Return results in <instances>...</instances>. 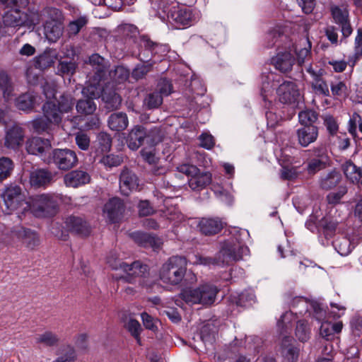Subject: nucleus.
Here are the masks:
<instances>
[{
	"label": "nucleus",
	"mask_w": 362,
	"mask_h": 362,
	"mask_svg": "<svg viewBox=\"0 0 362 362\" xmlns=\"http://www.w3.org/2000/svg\"><path fill=\"white\" fill-rule=\"evenodd\" d=\"M265 40L267 47H277L278 52L272 58V64L282 73L290 71L295 62L292 54L293 42L290 37L280 28H276L267 33Z\"/></svg>",
	"instance_id": "1"
},
{
	"label": "nucleus",
	"mask_w": 362,
	"mask_h": 362,
	"mask_svg": "<svg viewBox=\"0 0 362 362\" xmlns=\"http://www.w3.org/2000/svg\"><path fill=\"white\" fill-rule=\"evenodd\" d=\"M249 253V248L238 238H230L222 243L215 257H199V263L203 265L228 264L237 262Z\"/></svg>",
	"instance_id": "2"
},
{
	"label": "nucleus",
	"mask_w": 362,
	"mask_h": 362,
	"mask_svg": "<svg viewBox=\"0 0 362 362\" xmlns=\"http://www.w3.org/2000/svg\"><path fill=\"white\" fill-rule=\"evenodd\" d=\"M59 197L54 194H40L32 196L26 202L30 213L37 218H49L57 214Z\"/></svg>",
	"instance_id": "3"
},
{
	"label": "nucleus",
	"mask_w": 362,
	"mask_h": 362,
	"mask_svg": "<svg viewBox=\"0 0 362 362\" xmlns=\"http://www.w3.org/2000/svg\"><path fill=\"white\" fill-rule=\"evenodd\" d=\"M187 264V259L184 257L173 256L170 257L160 269V279L166 284L178 285L185 276Z\"/></svg>",
	"instance_id": "4"
},
{
	"label": "nucleus",
	"mask_w": 362,
	"mask_h": 362,
	"mask_svg": "<svg viewBox=\"0 0 362 362\" xmlns=\"http://www.w3.org/2000/svg\"><path fill=\"white\" fill-rule=\"evenodd\" d=\"M218 288L212 284H204L197 288H185L180 293V297L188 304L211 305L216 300Z\"/></svg>",
	"instance_id": "5"
},
{
	"label": "nucleus",
	"mask_w": 362,
	"mask_h": 362,
	"mask_svg": "<svg viewBox=\"0 0 362 362\" xmlns=\"http://www.w3.org/2000/svg\"><path fill=\"white\" fill-rule=\"evenodd\" d=\"M118 32L126 41L138 42L141 47L150 51L152 56L165 53L167 50L165 45L153 42L148 36L139 35L138 28L134 25H122Z\"/></svg>",
	"instance_id": "6"
},
{
	"label": "nucleus",
	"mask_w": 362,
	"mask_h": 362,
	"mask_svg": "<svg viewBox=\"0 0 362 362\" xmlns=\"http://www.w3.org/2000/svg\"><path fill=\"white\" fill-rule=\"evenodd\" d=\"M2 16L4 27L18 29L21 27L34 28L40 23L36 13H27L18 8H8Z\"/></svg>",
	"instance_id": "7"
},
{
	"label": "nucleus",
	"mask_w": 362,
	"mask_h": 362,
	"mask_svg": "<svg viewBox=\"0 0 362 362\" xmlns=\"http://www.w3.org/2000/svg\"><path fill=\"white\" fill-rule=\"evenodd\" d=\"M168 21L175 28L183 29L193 25L195 17L189 8L176 5L170 7Z\"/></svg>",
	"instance_id": "8"
},
{
	"label": "nucleus",
	"mask_w": 362,
	"mask_h": 362,
	"mask_svg": "<svg viewBox=\"0 0 362 362\" xmlns=\"http://www.w3.org/2000/svg\"><path fill=\"white\" fill-rule=\"evenodd\" d=\"M1 197L6 208L7 214L18 209L25 202V194L22 188L15 184L6 186Z\"/></svg>",
	"instance_id": "9"
},
{
	"label": "nucleus",
	"mask_w": 362,
	"mask_h": 362,
	"mask_svg": "<svg viewBox=\"0 0 362 362\" xmlns=\"http://www.w3.org/2000/svg\"><path fill=\"white\" fill-rule=\"evenodd\" d=\"M52 163L61 170H69L76 165L78 158L74 151L69 148H55L51 158Z\"/></svg>",
	"instance_id": "10"
},
{
	"label": "nucleus",
	"mask_w": 362,
	"mask_h": 362,
	"mask_svg": "<svg viewBox=\"0 0 362 362\" xmlns=\"http://www.w3.org/2000/svg\"><path fill=\"white\" fill-rule=\"evenodd\" d=\"M279 100L281 103L296 105L300 100V94L296 84L293 81H282L276 88Z\"/></svg>",
	"instance_id": "11"
},
{
	"label": "nucleus",
	"mask_w": 362,
	"mask_h": 362,
	"mask_svg": "<svg viewBox=\"0 0 362 362\" xmlns=\"http://www.w3.org/2000/svg\"><path fill=\"white\" fill-rule=\"evenodd\" d=\"M119 268L127 273L126 276H121L119 281L128 283H134L136 277L145 276L148 272V267L146 264L141 263L140 261H135L132 264L121 262Z\"/></svg>",
	"instance_id": "12"
},
{
	"label": "nucleus",
	"mask_w": 362,
	"mask_h": 362,
	"mask_svg": "<svg viewBox=\"0 0 362 362\" xmlns=\"http://www.w3.org/2000/svg\"><path fill=\"white\" fill-rule=\"evenodd\" d=\"M124 202L117 197L110 199L104 206L103 212L111 223L119 221L124 212Z\"/></svg>",
	"instance_id": "13"
},
{
	"label": "nucleus",
	"mask_w": 362,
	"mask_h": 362,
	"mask_svg": "<svg viewBox=\"0 0 362 362\" xmlns=\"http://www.w3.org/2000/svg\"><path fill=\"white\" fill-rule=\"evenodd\" d=\"M24 137V129L20 124H14L6 132L4 145L8 148L16 149L22 145Z\"/></svg>",
	"instance_id": "14"
},
{
	"label": "nucleus",
	"mask_w": 362,
	"mask_h": 362,
	"mask_svg": "<svg viewBox=\"0 0 362 362\" xmlns=\"http://www.w3.org/2000/svg\"><path fill=\"white\" fill-rule=\"evenodd\" d=\"M331 13L334 22L341 26L343 36L349 37L353 31L349 19V11L346 8L334 6L331 8Z\"/></svg>",
	"instance_id": "15"
},
{
	"label": "nucleus",
	"mask_w": 362,
	"mask_h": 362,
	"mask_svg": "<svg viewBox=\"0 0 362 362\" xmlns=\"http://www.w3.org/2000/svg\"><path fill=\"white\" fill-rule=\"evenodd\" d=\"M11 233L23 241L29 250H35L40 243L39 235L35 231L23 227H15Z\"/></svg>",
	"instance_id": "16"
},
{
	"label": "nucleus",
	"mask_w": 362,
	"mask_h": 362,
	"mask_svg": "<svg viewBox=\"0 0 362 362\" xmlns=\"http://www.w3.org/2000/svg\"><path fill=\"white\" fill-rule=\"evenodd\" d=\"M52 145L48 139L35 136L27 140L25 149L29 154L42 157L50 149Z\"/></svg>",
	"instance_id": "17"
},
{
	"label": "nucleus",
	"mask_w": 362,
	"mask_h": 362,
	"mask_svg": "<svg viewBox=\"0 0 362 362\" xmlns=\"http://www.w3.org/2000/svg\"><path fill=\"white\" fill-rule=\"evenodd\" d=\"M65 226L69 231L78 235L87 236L90 233L89 224L80 216H69L66 219Z\"/></svg>",
	"instance_id": "18"
},
{
	"label": "nucleus",
	"mask_w": 362,
	"mask_h": 362,
	"mask_svg": "<svg viewBox=\"0 0 362 362\" xmlns=\"http://www.w3.org/2000/svg\"><path fill=\"white\" fill-rule=\"evenodd\" d=\"M139 187L138 177L128 168H124L119 176V189L124 195H128L130 192L136 190Z\"/></svg>",
	"instance_id": "19"
},
{
	"label": "nucleus",
	"mask_w": 362,
	"mask_h": 362,
	"mask_svg": "<svg viewBox=\"0 0 362 362\" xmlns=\"http://www.w3.org/2000/svg\"><path fill=\"white\" fill-rule=\"evenodd\" d=\"M298 144L303 147H307L315 142L318 136V128L315 125H305L296 131Z\"/></svg>",
	"instance_id": "20"
},
{
	"label": "nucleus",
	"mask_w": 362,
	"mask_h": 362,
	"mask_svg": "<svg viewBox=\"0 0 362 362\" xmlns=\"http://www.w3.org/2000/svg\"><path fill=\"white\" fill-rule=\"evenodd\" d=\"M145 136H146V129L144 126H134L127 139L128 147L133 151L137 150L145 144Z\"/></svg>",
	"instance_id": "21"
},
{
	"label": "nucleus",
	"mask_w": 362,
	"mask_h": 362,
	"mask_svg": "<svg viewBox=\"0 0 362 362\" xmlns=\"http://www.w3.org/2000/svg\"><path fill=\"white\" fill-rule=\"evenodd\" d=\"M130 235L136 243L144 247H151L156 250L159 249L162 244L160 238L146 233L136 231L131 233Z\"/></svg>",
	"instance_id": "22"
},
{
	"label": "nucleus",
	"mask_w": 362,
	"mask_h": 362,
	"mask_svg": "<svg viewBox=\"0 0 362 362\" xmlns=\"http://www.w3.org/2000/svg\"><path fill=\"white\" fill-rule=\"evenodd\" d=\"M90 180V175L81 170H72L64 177V182L67 187H78L88 184Z\"/></svg>",
	"instance_id": "23"
},
{
	"label": "nucleus",
	"mask_w": 362,
	"mask_h": 362,
	"mask_svg": "<svg viewBox=\"0 0 362 362\" xmlns=\"http://www.w3.org/2000/svg\"><path fill=\"white\" fill-rule=\"evenodd\" d=\"M262 88L261 95L266 100V93L272 91L280 85L283 81L282 77L274 72L262 73L261 76Z\"/></svg>",
	"instance_id": "24"
},
{
	"label": "nucleus",
	"mask_w": 362,
	"mask_h": 362,
	"mask_svg": "<svg viewBox=\"0 0 362 362\" xmlns=\"http://www.w3.org/2000/svg\"><path fill=\"white\" fill-rule=\"evenodd\" d=\"M307 71L312 76L311 87L313 91L317 95L323 96H329L330 92L328 84L323 78L321 74L316 73L310 65L307 69Z\"/></svg>",
	"instance_id": "25"
},
{
	"label": "nucleus",
	"mask_w": 362,
	"mask_h": 362,
	"mask_svg": "<svg viewBox=\"0 0 362 362\" xmlns=\"http://www.w3.org/2000/svg\"><path fill=\"white\" fill-rule=\"evenodd\" d=\"M199 228L204 235H215L223 228V222L219 218H202L199 223Z\"/></svg>",
	"instance_id": "26"
},
{
	"label": "nucleus",
	"mask_w": 362,
	"mask_h": 362,
	"mask_svg": "<svg viewBox=\"0 0 362 362\" xmlns=\"http://www.w3.org/2000/svg\"><path fill=\"white\" fill-rule=\"evenodd\" d=\"M45 35L50 42H57L62 35L64 27L61 22L57 20L47 21L45 26Z\"/></svg>",
	"instance_id": "27"
},
{
	"label": "nucleus",
	"mask_w": 362,
	"mask_h": 362,
	"mask_svg": "<svg viewBox=\"0 0 362 362\" xmlns=\"http://www.w3.org/2000/svg\"><path fill=\"white\" fill-rule=\"evenodd\" d=\"M53 174L45 169H38L31 173L30 176V185L35 187H44L53 180Z\"/></svg>",
	"instance_id": "28"
},
{
	"label": "nucleus",
	"mask_w": 362,
	"mask_h": 362,
	"mask_svg": "<svg viewBox=\"0 0 362 362\" xmlns=\"http://www.w3.org/2000/svg\"><path fill=\"white\" fill-rule=\"evenodd\" d=\"M129 124L128 117L122 112L112 113L107 119V125L112 131L121 132L124 130Z\"/></svg>",
	"instance_id": "29"
},
{
	"label": "nucleus",
	"mask_w": 362,
	"mask_h": 362,
	"mask_svg": "<svg viewBox=\"0 0 362 362\" xmlns=\"http://www.w3.org/2000/svg\"><path fill=\"white\" fill-rule=\"evenodd\" d=\"M57 59V52L52 49H46L35 58V66L41 71L52 66Z\"/></svg>",
	"instance_id": "30"
},
{
	"label": "nucleus",
	"mask_w": 362,
	"mask_h": 362,
	"mask_svg": "<svg viewBox=\"0 0 362 362\" xmlns=\"http://www.w3.org/2000/svg\"><path fill=\"white\" fill-rule=\"evenodd\" d=\"M100 97L105 103V108L109 110L119 108L122 103L121 97L115 90L107 87L103 88Z\"/></svg>",
	"instance_id": "31"
},
{
	"label": "nucleus",
	"mask_w": 362,
	"mask_h": 362,
	"mask_svg": "<svg viewBox=\"0 0 362 362\" xmlns=\"http://www.w3.org/2000/svg\"><path fill=\"white\" fill-rule=\"evenodd\" d=\"M211 182V175L209 173H201L199 170L188 180L189 187L194 191L205 188Z\"/></svg>",
	"instance_id": "32"
},
{
	"label": "nucleus",
	"mask_w": 362,
	"mask_h": 362,
	"mask_svg": "<svg viewBox=\"0 0 362 362\" xmlns=\"http://www.w3.org/2000/svg\"><path fill=\"white\" fill-rule=\"evenodd\" d=\"M300 45H304L302 48L295 47L293 43L292 52H294L297 56V61L299 65H303L306 62H309L311 57V42L308 38H303L300 41Z\"/></svg>",
	"instance_id": "33"
},
{
	"label": "nucleus",
	"mask_w": 362,
	"mask_h": 362,
	"mask_svg": "<svg viewBox=\"0 0 362 362\" xmlns=\"http://www.w3.org/2000/svg\"><path fill=\"white\" fill-rule=\"evenodd\" d=\"M42 113L45 117L53 124H59L62 122V113L57 105L52 101H47L42 105Z\"/></svg>",
	"instance_id": "34"
},
{
	"label": "nucleus",
	"mask_w": 362,
	"mask_h": 362,
	"mask_svg": "<svg viewBox=\"0 0 362 362\" xmlns=\"http://www.w3.org/2000/svg\"><path fill=\"white\" fill-rule=\"evenodd\" d=\"M341 178V173L334 170L322 176L319 180V185L321 189L329 190L337 186Z\"/></svg>",
	"instance_id": "35"
},
{
	"label": "nucleus",
	"mask_w": 362,
	"mask_h": 362,
	"mask_svg": "<svg viewBox=\"0 0 362 362\" xmlns=\"http://www.w3.org/2000/svg\"><path fill=\"white\" fill-rule=\"evenodd\" d=\"M346 177L354 184H358L360 182V175L362 168L357 167L351 160H346L341 165Z\"/></svg>",
	"instance_id": "36"
},
{
	"label": "nucleus",
	"mask_w": 362,
	"mask_h": 362,
	"mask_svg": "<svg viewBox=\"0 0 362 362\" xmlns=\"http://www.w3.org/2000/svg\"><path fill=\"white\" fill-rule=\"evenodd\" d=\"M291 337H284L281 343V352L289 362H296L299 356V349L291 344Z\"/></svg>",
	"instance_id": "37"
},
{
	"label": "nucleus",
	"mask_w": 362,
	"mask_h": 362,
	"mask_svg": "<svg viewBox=\"0 0 362 362\" xmlns=\"http://www.w3.org/2000/svg\"><path fill=\"white\" fill-rule=\"evenodd\" d=\"M89 64L95 70L96 78L100 81L105 76L107 64L105 59L98 54H93L89 57Z\"/></svg>",
	"instance_id": "38"
},
{
	"label": "nucleus",
	"mask_w": 362,
	"mask_h": 362,
	"mask_svg": "<svg viewBox=\"0 0 362 362\" xmlns=\"http://www.w3.org/2000/svg\"><path fill=\"white\" fill-rule=\"evenodd\" d=\"M140 60L145 62L144 64H137L132 72V76L139 80L143 78L149 71H151L155 62L142 57V53L139 54Z\"/></svg>",
	"instance_id": "39"
},
{
	"label": "nucleus",
	"mask_w": 362,
	"mask_h": 362,
	"mask_svg": "<svg viewBox=\"0 0 362 362\" xmlns=\"http://www.w3.org/2000/svg\"><path fill=\"white\" fill-rule=\"evenodd\" d=\"M36 343L44 345L47 347L57 346L60 341V338L57 334L47 330L40 334L36 337Z\"/></svg>",
	"instance_id": "40"
},
{
	"label": "nucleus",
	"mask_w": 362,
	"mask_h": 362,
	"mask_svg": "<svg viewBox=\"0 0 362 362\" xmlns=\"http://www.w3.org/2000/svg\"><path fill=\"white\" fill-rule=\"evenodd\" d=\"M57 355V357L52 362H75L77 358L76 350L71 345L62 346Z\"/></svg>",
	"instance_id": "41"
},
{
	"label": "nucleus",
	"mask_w": 362,
	"mask_h": 362,
	"mask_svg": "<svg viewBox=\"0 0 362 362\" xmlns=\"http://www.w3.org/2000/svg\"><path fill=\"white\" fill-rule=\"evenodd\" d=\"M35 96L30 93H26L20 95L16 100V106L23 111L31 110L34 107Z\"/></svg>",
	"instance_id": "42"
},
{
	"label": "nucleus",
	"mask_w": 362,
	"mask_h": 362,
	"mask_svg": "<svg viewBox=\"0 0 362 362\" xmlns=\"http://www.w3.org/2000/svg\"><path fill=\"white\" fill-rule=\"evenodd\" d=\"M335 250L341 256L348 255L352 250L350 240L346 236L338 237L333 242Z\"/></svg>",
	"instance_id": "43"
},
{
	"label": "nucleus",
	"mask_w": 362,
	"mask_h": 362,
	"mask_svg": "<svg viewBox=\"0 0 362 362\" xmlns=\"http://www.w3.org/2000/svg\"><path fill=\"white\" fill-rule=\"evenodd\" d=\"M327 156L320 155L319 158L310 159L307 165V171L310 175H314L326 168Z\"/></svg>",
	"instance_id": "44"
},
{
	"label": "nucleus",
	"mask_w": 362,
	"mask_h": 362,
	"mask_svg": "<svg viewBox=\"0 0 362 362\" xmlns=\"http://www.w3.org/2000/svg\"><path fill=\"white\" fill-rule=\"evenodd\" d=\"M318 119V113L313 110L305 109L298 113V119L300 124L314 125Z\"/></svg>",
	"instance_id": "45"
},
{
	"label": "nucleus",
	"mask_w": 362,
	"mask_h": 362,
	"mask_svg": "<svg viewBox=\"0 0 362 362\" xmlns=\"http://www.w3.org/2000/svg\"><path fill=\"white\" fill-rule=\"evenodd\" d=\"M163 140V134L158 127H153L149 130L146 129V136H145V144L153 147Z\"/></svg>",
	"instance_id": "46"
},
{
	"label": "nucleus",
	"mask_w": 362,
	"mask_h": 362,
	"mask_svg": "<svg viewBox=\"0 0 362 362\" xmlns=\"http://www.w3.org/2000/svg\"><path fill=\"white\" fill-rule=\"evenodd\" d=\"M76 110L78 113L91 115L96 110V105L90 98L79 100L76 104Z\"/></svg>",
	"instance_id": "47"
},
{
	"label": "nucleus",
	"mask_w": 362,
	"mask_h": 362,
	"mask_svg": "<svg viewBox=\"0 0 362 362\" xmlns=\"http://www.w3.org/2000/svg\"><path fill=\"white\" fill-rule=\"evenodd\" d=\"M88 21L86 17L81 16L71 21L66 28L69 37L76 35L80 30L87 24Z\"/></svg>",
	"instance_id": "48"
},
{
	"label": "nucleus",
	"mask_w": 362,
	"mask_h": 362,
	"mask_svg": "<svg viewBox=\"0 0 362 362\" xmlns=\"http://www.w3.org/2000/svg\"><path fill=\"white\" fill-rule=\"evenodd\" d=\"M13 167L14 165L11 158L7 157L0 158V182L10 177Z\"/></svg>",
	"instance_id": "49"
},
{
	"label": "nucleus",
	"mask_w": 362,
	"mask_h": 362,
	"mask_svg": "<svg viewBox=\"0 0 362 362\" xmlns=\"http://www.w3.org/2000/svg\"><path fill=\"white\" fill-rule=\"evenodd\" d=\"M144 103L148 109H156L163 103V97L158 92L153 91L146 95Z\"/></svg>",
	"instance_id": "50"
},
{
	"label": "nucleus",
	"mask_w": 362,
	"mask_h": 362,
	"mask_svg": "<svg viewBox=\"0 0 362 362\" xmlns=\"http://www.w3.org/2000/svg\"><path fill=\"white\" fill-rule=\"evenodd\" d=\"M76 67L77 64L73 61H60L57 66V74L62 76H72Z\"/></svg>",
	"instance_id": "51"
},
{
	"label": "nucleus",
	"mask_w": 362,
	"mask_h": 362,
	"mask_svg": "<svg viewBox=\"0 0 362 362\" xmlns=\"http://www.w3.org/2000/svg\"><path fill=\"white\" fill-rule=\"evenodd\" d=\"M330 89L332 95L336 98H345L347 95V86L342 81H332L330 83Z\"/></svg>",
	"instance_id": "52"
},
{
	"label": "nucleus",
	"mask_w": 362,
	"mask_h": 362,
	"mask_svg": "<svg viewBox=\"0 0 362 362\" xmlns=\"http://www.w3.org/2000/svg\"><path fill=\"white\" fill-rule=\"evenodd\" d=\"M214 326L211 324L204 325L200 332V338L205 344H212L215 339Z\"/></svg>",
	"instance_id": "53"
},
{
	"label": "nucleus",
	"mask_w": 362,
	"mask_h": 362,
	"mask_svg": "<svg viewBox=\"0 0 362 362\" xmlns=\"http://www.w3.org/2000/svg\"><path fill=\"white\" fill-rule=\"evenodd\" d=\"M295 334L298 339L302 342H305L309 339L310 329L306 321H298Z\"/></svg>",
	"instance_id": "54"
},
{
	"label": "nucleus",
	"mask_w": 362,
	"mask_h": 362,
	"mask_svg": "<svg viewBox=\"0 0 362 362\" xmlns=\"http://www.w3.org/2000/svg\"><path fill=\"white\" fill-rule=\"evenodd\" d=\"M110 76L116 82L120 83L129 78V71L123 66H117L114 71L110 72Z\"/></svg>",
	"instance_id": "55"
},
{
	"label": "nucleus",
	"mask_w": 362,
	"mask_h": 362,
	"mask_svg": "<svg viewBox=\"0 0 362 362\" xmlns=\"http://www.w3.org/2000/svg\"><path fill=\"white\" fill-rule=\"evenodd\" d=\"M73 106V98L70 95L63 94L59 97L57 107L62 114L71 111Z\"/></svg>",
	"instance_id": "56"
},
{
	"label": "nucleus",
	"mask_w": 362,
	"mask_h": 362,
	"mask_svg": "<svg viewBox=\"0 0 362 362\" xmlns=\"http://www.w3.org/2000/svg\"><path fill=\"white\" fill-rule=\"evenodd\" d=\"M31 124L34 130L37 133H42L48 130L52 124L44 115L33 119Z\"/></svg>",
	"instance_id": "57"
},
{
	"label": "nucleus",
	"mask_w": 362,
	"mask_h": 362,
	"mask_svg": "<svg viewBox=\"0 0 362 362\" xmlns=\"http://www.w3.org/2000/svg\"><path fill=\"white\" fill-rule=\"evenodd\" d=\"M126 327L127 330L131 333L132 337L135 338L137 343L139 344H141L140 334L142 330V328L141 327L140 323L136 320L130 319L127 322Z\"/></svg>",
	"instance_id": "58"
},
{
	"label": "nucleus",
	"mask_w": 362,
	"mask_h": 362,
	"mask_svg": "<svg viewBox=\"0 0 362 362\" xmlns=\"http://www.w3.org/2000/svg\"><path fill=\"white\" fill-rule=\"evenodd\" d=\"M0 88L3 91L4 98L8 100L12 87L8 76L4 72L0 73Z\"/></svg>",
	"instance_id": "59"
},
{
	"label": "nucleus",
	"mask_w": 362,
	"mask_h": 362,
	"mask_svg": "<svg viewBox=\"0 0 362 362\" xmlns=\"http://www.w3.org/2000/svg\"><path fill=\"white\" fill-rule=\"evenodd\" d=\"M122 161L123 160L121 156L114 154L105 156L100 160V163L108 168L119 166Z\"/></svg>",
	"instance_id": "60"
},
{
	"label": "nucleus",
	"mask_w": 362,
	"mask_h": 362,
	"mask_svg": "<svg viewBox=\"0 0 362 362\" xmlns=\"http://www.w3.org/2000/svg\"><path fill=\"white\" fill-rule=\"evenodd\" d=\"M255 296L251 291H244L239 295L237 304L242 307H247L255 302Z\"/></svg>",
	"instance_id": "61"
},
{
	"label": "nucleus",
	"mask_w": 362,
	"mask_h": 362,
	"mask_svg": "<svg viewBox=\"0 0 362 362\" xmlns=\"http://www.w3.org/2000/svg\"><path fill=\"white\" fill-rule=\"evenodd\" d=\"M347 193L346 187H339L337 192H330L327 196V200L329 204H337L340 202L341 198Z\"/></svg>",
	"instance_id": "62"
},
{
	"label": "nucleus",
	"mask_w": 362,
	"mask_h": 362,
	"mask_svg": "<svg viewBox=\"0 0 362 362\" xmlns=\"http://www.w3.org/2000/svg\"><path fill=\"white\" fill-rule=\"evenodd\" d=\"M98 141L103 151H109L112 146V138L106 132H100L98 135Z\"/></svg>",
	"instance_id": "63"
},
{
	"label": "nucleus",
	"mask_w": 362,
	"mask_h": 362,
	"mask_svg": "<svg viewBox=\"0 0 362 362\" xmlns=\"http://www.w3.org/2000/svg\"><path fill=\"white\" fill-rule=\"evenodd\" d=\"M102 88L99 86L88 85L83 88L82 93L88 98L93 99L101 96Z\"/></svg>",
	"instance_id": "64"
}]
</instances>
